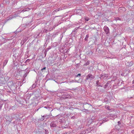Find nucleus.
<instances>
[{
  "label": "nucleus",
  "mask_w": 134,
  "mask_h": 134,
  "mask_svg": "<svg viewBox=\"0 0 134 134\" xmlns=\"http://www.w3.org/2000/svg\"><path fill=\"white\" fill-rule=\"evenodd\" d=\"M108 120V119L107 120L106 119H104V120H103L102 121V123H103L104 122H105L107 121Z\"/></svg>",
  "instance_id": "21"
},
{
  "label": "nucleus",
  "mask_w": 134,
  "mask_h": 134,
  "mask_svg": "<svg viewBox=\"0 0 134 134\" xmlns=\"http://www.w3.org/2000/svg\"><path fill=\"white\" fill-rule=\"evenodd\" d=\"M65 91H66V90H58V92L61 93H64Z\"/></svg>",
  "instance_id": "12"
},
{
  "label": "nucleus",
  "mask_w": 134,
  "mask_h": 134,
  "mask_svg": "<svg viewBox=\"0 0 134 134\" xmlns=\"http://www.w3.org/2000/svg\"><path fill=\"white\" fill-rule=\"evenodd\" d=\"M91 54H92V52H91Z\"/></svg>",
  "instance_id": "38"
},
{
  "label": "nucleus",
  "mask_w": 134,
  "mask_h": 134,
  "mask_svg": "<svg viewBox=\"0 0 134 134\" xmlns=\"http://www.w3.org/2000/svg\"><path fill=\"white\" fill-rule=\"evenodd\" d=\"M126 66H131L133 65V62L132 61L128 62L126 63Z\"/></svg>",
  "instance_id": "3"
},
{
  "label": "nucleus",
  "mask_w": 134,
  "mask_h": 134,
  "mask_svg": "<svg viewBox=\"0 0 134 134\" xmlns=\"http://www.w3.org/2000/svg\"><path fill=\"white\" fill-rule=\"evenodd\" d=\"M108 76V75L106 74H104L102 75L101 76L100 78L106 79Z\"/></svg>",
  "instance_id": "4"
},
{
  "label": "nucleus",
  "mask_w": 134,
  "mask_h": 134,
  "mask_svg": "<svg viewBox=\"0 0 134 134\" xmlns=\"http://www.w3.org/2000/svg\"><path fill=\"white\" fill-rule=\"evenodd\" d=\"M56 25V26H58V24H57V25Z\"/></svg>",
  "instance_id": "37"
},
{
  "label": "nucleus",
  "mask_w": 134,
  "mask_h": 134,
  "mask_svg": "<svg viewBox=\"0 0 134 134\" xmlns=\"http://www.w3.org/2000/svg\"><path fill=\"white\" fill-rule=\"evenodd\" d=\"M70 82H76V80H74V81L72 80H70Z\"/></svg>",
  "instance_id": "20"
},
{
  "label": "nucleus",
  "mask_w": 134,
  "mask_h": 134,
  "mask_svg": "<svg viewBox=\"0 0 134 134\" xmlns=\"http://www.w3.org/2000/svg\"><path fill=\"white\" fill-rule=\"evenodd\" d=\"M98 82V81H96V83H97H97Z\"/></svg>",
  "instance_id": "32"
},
{
  "label": "nucleus",
  "mask_w": 134,
  "mask_h": 134,
  "mask_svg": "<svg viewBox=\"0 0 134 134\" xmlns=\"http://www.w3.org/2000/svg\"><path fill=\"white\" fill-rule=\"evenodd\" d=\"M48 116L47 115H44L42 117V118H41L40 120H41L42 121H43V120H44V118H48V117H48Z\"/></svg>",
  "instance_id": "10"
},
{
  "label": "nucleus",
  "mask_w": 134,
  "mask_h": 134,
  "mask_svg": "<svg viewBox=\"0 0 134 134\" xmlns=\"http://www.w3.org/2000/svg\"><path fill=\"white\" fill-rule=\"evenodd\" d=\"M105 108L106 109L108 110L109 111L110 110V107L108 105H106L105 107Z\"/></svg>",
  "instance_id": "14"
},
{
  "label": "nucleus",
  "mask_w": 134,
  "mask_h": 134,
  "mask_svg": "<svg viewBox=\"0 0 134 134\" xmlns=\"http://www.w3.org/2000/svg\"><path fill=\"white\" fill-rule=\"evenodd\" d=\"M94 77L91 74H89L86 77V79L88 80V79H90L92 80L93 79Z\"/></svg>",
  "instance_id": "1"
},
{
  "label": "nucleus",
  "mask_w": 134,
  "mask_h": 134,
  "mask_svg": "<svg viewBox=\"0 0 134 134\" xmlns=\"http://www.w3.org/2000/svg\"><path fill=\"white\" fill-rule=\"evenodd\" d=\"M103 29L106 34H108L109 33V29L108 27L105 26L104 27Z\"/></svg>",
  "instance_id": "2"
},
{
  "label": "nucleus",
  "mask_w": 134,
  "mask_h": 134,
  "mask_svg": "<svg viewBox=\"0 0 134 134\" xmlns=\"http://www.w3.org/2000/svg\"><path fill=\"white\" fill-rule=\"evenodd\" d=\"M27 74L26 73H25L24 76H23L24 77V78L25 77L27 76Z\"/></svg>",
  "instance_id": "24"
},
{
  "label": "nucleus",
  "mask_w": 134,
  "mask_h": 134,
  "mask_svg": "<svg viewBox=\"0 0 134 134\" xmlns=\"http://www.w3.org/2000/svg\"><path fill=\"white\" fill-rule=\"evenodd\" d=\"M81 75V74H78L77 76H76L77 77H78L79 76H80Z\"/></svg>",
  "instance_id": "29"
},
{
  "label": "nucleus",
  "mask_w": 134,
  "mask_h": 134,
  "mask_svg": "<svg viewBox=\"0 0 134 134\" xmlns=\"http://www.w3.org/2000/svg\"><path fill=\"white\" fill-rule=\"evenodd\" d=\"M35 87H36V85H35L33 84L32 85V88H35Z\"/></svg>",
  "instance_id": "28"
},
{
  "label": "nucleus",
  "mask_w": 134,
  "mask_h": 134,
  "mask_svg": "<svg viewBox=\"0 0 134 134\" xmlns=\"http://www.w3.org/2000/svg\"><path fill=\"white\" fill-rule=\"evenodd\" d=\"M91 129V128H89L87 130H86V131H82L81 132V133L86 134V133H87L88 132H90V131H88L90 130Z\"/></svg>",
  "instance_id": "5"
},
{
  "label": "nucleus",
  "mask_w": 134,
  "mask_h": 134,
  "mask_svg": "<svg viewBox=\"0 0 134 134\" xmlns=\"http://www.w3.org/2000/svg\"><path fill=\"white\" fill-rule=\"evenodd\" d=\"M108 83H107L104 86V87L105 88L107 87V86H108Z\"/></svg>",
  "instance_id": "23"
},
{
  "label": "nucleus",
  "mask_w": 134,
  "mask_h": 134,
  "mask_svg": "<svg viewBox=\"0 0 134 134\" xmlns=\"http://www.w3.org/2000/svg\"><path fill=\"white\" fill-rule=\"evenodd\" d=\"M121 124L120 122V121H118V125H120Z\"/></svg>",
  "instance_id": "31"
},
{
  "label": "nucleus",
  "mask_w": 134,
  "mask_h": 134,
  "mask_svg": "<svg viewBox=\"0 0 134 134\" xmlns=\"http://www.w3.org/2000/svg\"><path fill=\"white\" fill-rule=\"evenodd\" d=\"M118 20H120V19H119V18H118Z\"/></svg>",
  "instance_id": "34"
},
{
  "label": "nucleus",
  "mask_w": 134,
  "mask_h": 134,
  "mask_svg": "<svg viewBox=\"0 0 134 134\" xmlns=\"http://www.w3.org/2000/svg\"><path fill=\"white\" fill-rule=\"evenodd\" d=\"M5 119L7 121L11 122L12 120L11 118H10L9 116H7L6 117Z\"/></svg>",
  "instance_id": "7"
},
{
  "label": "nucleus",
  "mask_w": 134,
  "mask_h": 134,
  "mask_svg": "<svg viewBox=\"0 0 134 134\" xmlns=\"http://www.w3.org/2000/svg\"><path fill=\"white\" fill-rule=\"evenodd\" d=\"M124 73H122V74H121V76H124Z\"/></svg>",
  "instance_id": "30"
},
{
  "label": "nucleus",
  "mask_w": 134,
  "mask_h": 134,
  "mask_svg": "<svg viewBox=\"0 0 134 134\" xmlns=\"http://www.w3.org/2000/svg\"><path fill=\"white\" fill-rule=\"evenodd\" d=\"M43 32H47V30L46 29H44L43 30Z\"/></svg>",
  "instance_id": "18"
},
{
  "label": "nucleus",
  "mask_w": 134,
  "mask_h": 134,
  "mask_svg": "<svg viewBox=\"0 0 134 134\" xmlns=\"http://www.w3.org/2000/svg\"><path fill=\"white\" fill-rule=\"evenodd\" d=\"M68 127H64V128H68Z\"/></svg>",
  "instance_id": "36"
},
{
  "label": "nucleus",
  "mask_w": 134,
  "mask_h": 134,
  "mask_svg": "<svg viewBox=\"0 0 134 134\" xmlns=\"http://www.w3.org/2000/svg\"><path fill=\"white\" fill-rule=\"evenodd\" d=\"M27 40V38H25L21 42V45H23L26 42Z\"/></svg>",
  "instance_id": "8"
},
{
  "label": "nucleus",
  "mask_w": 134,
  "mask_h": 134,
  "mask_svg": "<svg viewBox=\"0 0 134 134\" xmlns=\"http://www.w3.org/2000/svg\"><path fill=\"white\" fill-rule=\"evenodd\" d=\"M92 119H90V122H89V123L91 124L92 123Z\"/></svg>",
  "instance_id": "27"
},
{
  "label": "nucleus",
  "mask_w": 134,
  "mask_h": 134,
  "mask_svg": "<svg viewBox=\"0 0 134 134\" xmlns=\"http://www.w3.org/2000/svg\"><path fill=\"white\" fill-rule=\"evenodd\" d=\"M46 67H44V68H43L41 70V71H42L43 70H45L46 69Z\"/></svg>",
  "instance_id": "25"
},
{
  "label": "nucleus",
  "mask_w": 134,
  "mask_h": 134,
  "mask_svg": "<svg viewBox=\"0 0 134 134\" xmlns=\"http://www.w3.org/2000/svg\"><path fill=\"white\" fill-rule=\"evenodd\" d=\"M18 16V14H15L13 15L12 16L11 18V17H10L9 18V19H12L13 18H15V17H16V16Z\"/></svg>",
  "instance_id": "11"
},
{
  "label": "nucleus",
  "mask_w": 134,
  "mask_h": 134,
  "mask_svg": "<svg viewBox=\"0 0 134 134\" xmlns=\"http://www.w3.org/2000/svg\"><path fill=\"white\" fill-rule=\"evenodd\" d=\"M133 98V97H130L129 98Z\"/></svg>",
  "instance_id": "35"
},
{
  "label": "nucleus",
  "mask_w": 134,
  "mask_h": 134,
  "mask_svg": "<svg viewBox=\"0 0 134 134\" xmlns=\"http://www.w3.org/2000/svg\"><path fill=\"white\" fill-rule=\"evenodd\" d=\"M45 130V134H48L49 131L48 130L44 129Z\"/></svg>",
  "instance_id": "16"
},
{
  "label": "nucleus",
  "mask_w": 134,
  "mask_h": 134,
  "mask_svg": "<svg viewBox=\"0 0 134 134\" xmlns=\"http://www.w3.org/2000/svg\"><path fill=\"white\" fill-rule=\"evenodd\" d=\"M30 9L29 8H26L25 9L21 11V12H25L26 11H29Z\"/></svg>",
  "instance_id": "9"
},
{
  "label": "nucleus",
  "mask_w": 134,
  "mask_h": 134,
  "mask_svg": "<svg viewBox=\"0 0 134 134\" xmlns=\"http://www.w3.org/2000/svg\"><path fill=\"white\" fill-rule=\"evenodd\" d=\"M62 10V9L59 8V9H57L55 10L54 11H55V12H57L59 11V10Z\"/></svg>",
  "instance_id": "19"
},
{
  "label": "nucleus",
  "mask_w": 134,
  "mask_h": 134,
  "mask_svg": "<svg viewBox=\"0 0 134 134\" xmlns=\"http://www.w3.org/2000/svg\"><path fill=\"white\" fill-rule=\"evenodd\" d=\"M84 18L86 21H88L89 20V18L88 17H85Z\"/></svg>",
  "instance_id": "15"
},
{
  "label": "nucleus",
  "mask_w": 134,
  "mask_h": 134,
  "mask_svg": "<svg viewBox=\"0 0 134 134\" xmlns=\"http://www.w3.org/2000/svg\"><path fill=\"white\" fill-rule=\"evenodd\" d=\"M44 107V108H46V109H49V107Z\"/></svg>",
  "instance_id": "26"
},
{
  "label": "nucleus",
  "mask_w": 134,
  "mask_h": 134,
  "mask_svg": "<svg viewBox=\"0 0 134 134\" xmlns=\"http://www.w3.org/2000/svg\"><path fill=\"white\" fill-rule=\"evenodd\" d=\"M81 10L78 9L76 10V12L77 14H78V15H80V14H79L81 12Z\"/></svg>",
  "instance_id": "13"
},
{
  "label": "nucleus",
  "mask_w": 134,
  "mask_h": 134,
  "mask_svg": "<svg viewBox=\"0 0 134 134\" xmlns=\"http://www.w3.org/2000/svg\"><path fill=\"white\" fill-rule=\"evenodd\" d=\"M89 37V36L88 35H87L86 36L85 38V41H86L87 40L88 38Z\"/></svg>",
  "instance_id": "17"
},
{
  "label": "nucleus",
  "mask_w": 134,
  "mask_h": 134,
  "mask_svg": "<svg viewBox=\"0 0 134 134\" xmlns=\"http://www.w3.org/2000/svg\"><path fill=\"white\" fill-rule=\"evenodd\" d=\"M89 64V61H87V63H86L85 64V65H88Z\"/></svg>",
  "instance_id": "22"
},
{
  "label": "nucleus",
  "mask_w": 134,
  "mask_h": 134,
  "mask_svg": "<svg viewBox=\"0 0 134 134\" xmlns=\"http://www.w3.org/2000/svg\"><path fill=\"white\" fill-rule=\"evenodd\" d=\"M2 107V106H0V109H1V108Z\"/></svg>",
  "instance_id": "33"
},
{
  "label": "nucleus",
  "mask_w": 134,
  "mask_h": 134,
  "mask_svg": "<svg viewBox=\"0 0 134 134\" xmlns=\"http://www.w3.org/2000/svg\"><path fill=\"white\" fill-rule=\"evenodd\" d=\"M56 122H52L50 124L51 127H54L56 126Z\"/></svg>",
  "instance_id": "6"
},
{
  "label": "nucleus",
  "mask_w": 134,
  "mask_h": 134,
  "mask_svg": "<svg viewBox=\"0 0 134 134\" xmlns=\"http://www.w3.org/2000/svg\"><path fill=\"white\" fill-rule=\"evenodd\" d=\"M84 110H87L86 109H85Z\"/></svg>",
  "instance_id": "39"
}]
</instances>
